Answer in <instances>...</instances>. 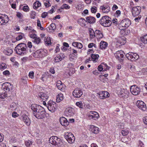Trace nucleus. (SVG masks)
I'll use <instances>...</instances> for the list:
<instances>
[{
  "label": "nucleus",
  "mask_w": 147,
  "mask_h": 147,
  "mask_svg": "<svg viewBox=\"0 0 147 147\" xmlns=\"http://www.w3.org/2000/svg\"><path fill=\"white\" fill-rule=\"evenodd\" d=\"M14 50L16 53L22 56L26 55L28 51V49L26 44L21 43L18 44L15 47Z\"/></svg>",
  "instance_id": "nucleus-1"
},
{
  "label": "nucleus",
  "mask_w": 147,
  "mask_h": 147,
  "mask_svg": "<svg viewBox=\"0 0 147 147\" xmlns=\"http://www.w3.org/2000/svg\"><path fill=\"white\" fill-rule=\"evenodd\" d=\"M110 19H111L108 16H103L99 21V23L101 25L104 27H109L112 24V22Z\"/></svg>",
  "instance_id": "nucleus-2"
},
{
  "label": "nucleus",
  "mask_w": 147,
  "mask_h": 147,
  "mask_svg": "<svg viewBox=\"0 0 147 147\" xmlns=\"http://www.w3.org/2000/svg\"><path fill=\"white\" fill-rule=\"evenodd\" d=\"M47 50L41 49L36 51L33 54V56L36 58L44 57L47 55Z\"/></svg>",
  "instance_id": "nucleus-3"
},
{
  "label": "nucleus",
  "mask_w": 147,
  "mask_h": 147,
  "mask_svg": "<svg viewBox=\"0 0 147 147\" xmlns=\"http://www.w3.org/2000/svg\"><path fill=\"white\" fill-rule=\"evenodd\" d=\"M64 136L69 143L71 144L74 142L75 138L74 135L71 133L69 132H65Z\"/></svg>",
  "instance_id": "nucleus-4"
},
{
  "label": "nucleus",
  "mask_w": 147,
  "mask_h": 147,
  "mask_svg": "<svg viewBox=\"0 0 147 147\" xmlns=\"http://www.w3.org/2000/svg\"><path fill=\"white\" fill-rule=\"evenodd\" d=\"M126 58L131 61L137 60L139 58V56L137 54L132 52H129L126 55Z\"/></svg>",
  "instance_id": "nucleus-5"
},
{
  "label": "nucleus",
  "mask_w": 147,
  "mask_h": 147,
  "mask_svg": "<svg viewBox=\"0 0 147 147\" xmlns=\"http://www.w3.org/2000/svg\"><path fill=\"white\" fill-rule=\"evenodd\" d=\"M30 108L33 111L34 115L36 117V114H37L38 112H40V110L42 109L43 107L39 105L33 104L31 105Z\"/></svg>",
  "instance_id": "nucleus-6"
},
{
  "label": "nucleus",
  "mask_w": 147,
  "mask_h": 147,
  "mask_svg": "<svg viewBox=\"0 0 147 147\" xmlns=\"http://www.w3.org/2000/svg\"><path fill=\"white\" fill-rule=\"evenodd\" d=\"M130 90L131 93L134 95H138L140 92V88L136 85L131 86L130 87Z\"/></svg>",
  "instance_id": "nucleus-7"
},
{
  "label": "nucleus",
  "mask_w": 147,
  "mask_h": 147,
  "mask_svg": "<svg viewBox=\"0 0 147 147\" xmlns=\"http://www.w3.org/2000/svg\"><path fill=\"white\" fill-rule=\"evenodd\" d=\"M83 94L82 90L79 88H76L73 92V95L76 98H80Z\"/></svg>",
  "instance_id": "nucleus-8"
},
{
  "label": "nucleus",
  "mask_w": 147,
  "mask_h": 147,
  "mask_svg": "<svg viewBox=\"0 0 147 147\" xmlns=\"http://www.w3.org/2000/svg\"><path fill=\"white\" fill-rule=\"evenodd\" d=\"M129 94V92L126 89H123L119 92V95L120 97L125 99L128 97Z\"/></svg>",
  "instance_id": "nucleus-9"
},
{
  "label": "nucleus",
  "mask_w": 147,
  "mask_h": 147,
  "mask_svg": "<svg viewBox=\"0 0 147 147\" xmlns=\"http://www.w3.org/2000/svg\"><path fill=\"white\" fill-rule=\"evenodd\" d=\"M2 88L6 92L7 91H9L13 89V85L9 82L4 83L2 85Z\"/></svg>",
  "instance_id": "nucleus-10"
},
{
  "label": "nucleus",
  "mask_w": 147,
  "mask_h": 147,
  "mask_svg": "<svg viewBox=\"0 0 147 147\" xmlns=\"http://www.w3.org/2000/svg\"><path fill=\"white\" fill-rule=\"evenodd\" d=\"M47 107L50 111L52 113L54 112L56 109V103L52 101H49Z\"/></svg>",
  "instance_id": "nucleus-11"
},
{
  "label": "nucleus",
  "mask_w": 147,
  "mask_h": 147,
  "mask_svg": "<svg viewBox=\"0 0 147 147\" xmlns=\"http://www.w3.org/2000/svg\"><path fill=\"white\" fill-rule=\"evenodd\" d=\"M141 8L140 6L134 7H133L132 9V14L134 17L138 16L140 13Z\"/></svg>",
  "instance_id": "nucleus-12"
},
{
  "label": "nucleus",
  "mask_w": 147,
  "mask_h": 147,
  "mask_svg": "<svg viewBox=\"0 0 147 147\" xmlns=\"http://www.w3.org/2000/svg\"><path fill=\"white\" fill-rule=\"evenodd\" d=\"M138 107L141 110L144 111L146 109V106L145 104L142 101L138 100L136 104Z\"/></svg>",
  "instance_id": "nucleus-13"
},
{
  "label": "nucleus",
  "mask_w": 147,
  "mask_h": 147,
  "mask_svg": "<svg viewBox=\"0 0 147 147\" xmlns=\"http://www.w3.org/2000/svg\"><path fill=\"white\" fill-rule=\"evenodd\" d=\"M46 112L43 108L42 109L40 110V112L37 113V114H36L35 117L38 119H41L45 118L46 116Z\"/></svg>",
  "instance_id": "nucleus-14"
},
{
  "label": "nucleus",
  "mask_w": 147,
  "mask_h": 147,
  "mask_svg": "<svg viewBox=\"0 0 147 147\" xmlns=\"http://www.w3.org/2000/svg\"><path fill=\"white\" fill-rule=\"evenodd\" d=\"M37 97L39 100H42V101H46L49 97L47 94L43 92H40L38 93Z\"/></svg>",
  "instance_id": "nucleus-15"
},
{
  "label": "nucleus",
  "mask_w": 147,
  "mask_h": 147,
  "mask_svg": "<svg viewBox=\"0 0 147 147\" xmlns=\"http://www.w3.org/2000/svg\"><path fill=\"white\" fill-rule=\"evenodd\" d=\"M100 98L104 99L107 97H109V93L107 91H102L97 93Z\"/></svg>",
  "instance_id": "nucleus-16"
},
{
  "label": "nucleus",
  "mask_w": 147,
  "mask_h": 147,
  "mask_svg": "<svg viewBox=\"0 0 147 147\" xmlns=\"http://www.w3.org/2000/svg\"><path fill=\"white\" fill-rule=\"evenodd\" d=\"M99 116L98 113L94 111H90L88 114V117L89 119H93L95 120L97 119L98 118Z\"/></svg>",
  "instance_id": "nucleus-17"
},
{
  "label": "nucleus",
  "mask_w": 147,
  "mask_h": 147,
  "mask_svg": "<svg viewBox=\"0 0 147 147\" xmlns=\"http://www.w3.org/2000/svg\"><path fill=\"white\" fill-rule=\"evenodd\" d=\"M100 9L102 10L103 13H107L110 10V8L108 5H103L100 6Z\"/></svg>",
  "instance_id": "nucleus-18"
},
{
  "label": "nucleus",
  "mask_w": 147,
  "mask_h": 147,
  "mask_svg": "<svg viewBox=\"0 0 147 147\" xmlns=\"http://www.w3.org/2000/svg\"><path fill=\"white\" fill-rule=\"evenodd\" d=\"M22 119L27 125H29L30 124V120L29 117L25 114L23 115L21 117Z\"/></svg>",
  "instance_id": "nucleus-19"
},
{
  "label": "nucleus",
  "mask_w": 147,
  "mask_h": 147,
  "mask_svg": "<svg viewBox=\"0 0 147 147\" xmlns=\"http://www.w3.org/2000/svg\"><path fill=\"white\" fill-rule=\"evenodd\" d=\"M59 121L61 125L64 126H67L69 124V122L67 119L64 117L60 118Z\"/></svg>",
  "instance_id": "nucleus-20"
},
{
  "label": "nucleus",
  "mask_w": 147,
  "mask_h": 147,
  "mask_svg": "<svg viewBox=\"0 0 147 147\" xmlns=\"http://www.w3.org/2000/svg\"><path fill=\"white\" fill-rule=\"evenodd\" d=\"M89 129L93 133L95 134H97L99 131V128L93 125L90 126Z\"/></svg>",
  "instance_id": "nucleus-21"
},
{
  "label": "nucleus",
  "mask_w": 147,
  "mask_h": 147,
  "mask_svg": "<svg viewBox=\"0 0 147 147\" xmlns=\"http://www.w3.org/2000/svg\"><path fill=\"white\" fill-rule=\"evenodd\" d=\"M87 22L90 24H94L96 22L95 18L92 16H87L86 18Z\"/></svg>",
  "instance_id": "nucleus-22"
},
{
  "label": "nucleus",
  "mask_w": 147,
  "mask_h": 147,
  "mask_svg": "<svg viewBox=\"0 0 147 147\" xmlns=\"http://www.w3.org/2000/svg\"><path fill=\"white\" fill-rule=\"evenodd\" d=\"M124 53L125 54L123 51H117L116 53L115 54V57L119 59L123 58L124 57Z\"/></svg>",
  "instance_id": "nucleus-23"
},
{
  "label": "nucleus",
  "mask_w": 147,
  "mask_h": 147,
  "mask_svg": "<svg viewBox=\"0 0 147 147\" xmlns=\"http://www.w3.org/2000/svg\"><path fill=\"white\" fill-rule=\"evenodd\" d=\"M87 22V20L83 18H81L78 21V23L81 26L86 25L85 23Z\"/></svg>",
  "instance_id": "nucleus-24"
},
{
  "label": "nucleus",
  "mask_w": 147,
  "mask_h": 147,
  "mask_svg": "<svg viewBox=\"0 0 147 147\" xmlns=\"http://www.w3.org/2000/svg\"><path fill=\"white\" fill-rule=\"evenodd\" d=\"M125 23H123V21L122 20L120 23L119 25V29L121 30H123L124 32L126 31V30H126V29L127 28V27H125Z\"/></svg>",
  "instance_id": "nucleus-25"
},
{
  "label": "nucleus",
  "mask_w": 147,
  "mask_h": 147,
  "mask_svg": "<svg viewBox=\"0 0 147 147\" xmlns=\"http://www.w3.org/2000/svg\"><path fill=\"white\" fill-rule=\"evenodd\" d=\"M72 45L73 46L77 47L79 49H81L83 47L82 44L80 42H73Z\"/></svg>",
  "instance_id": "nucleus-26"
},
{
  "label": "nucleus",
  "mask_w": 147,
  "mask_h": 147,
  "mask_svg": "<svg viewBox=\"0 0 147 147\" xmlns=\"http://www.w3.org/2000/svg\"><path fill=\"white\" fill-rule=\"evenodd\" d=\"M62 142L61 139L57 137L54 146H60L62 145Z\"/></svg>",
  "instance_id": "nucleus-27"
},
{
  "label": "nucleus",
  "mask_w": 147,
  "mask_h": 147,
  "mask_svg": "<svg viewBox=\"0 0 147 147\" xmlns=\"http://www.w3.org/2000/svg\"><path fill=\"white\" fill-rule=\"evenodd\" d=\"M67 114L69 115L73 116L74 114V110L72 108L69 107L67 109Z\"/></svg>",
  "instance_id": "nucleus-28"
},
{
  "label": "nucleus",
  "mask_w": 147,
  "mask_h": 147,
  "mask_svg": "<svg viewBox=\"0 0 147 147\" xmlns=\"http://www.w3.org/2000/svg\"><path fill=\"white\" fill-rule=\"evenodd\" d=\"M123 22L125 25V27H128L131 24V22L130 20L127 18L125 19L122 20Z\"/></svg>",
  "instance_id": "nucleus-29"
},
{
  "label": "nucleus",
  "mask_w": 147,
  "mask_h": 147,
  "mask_svg": "<svg viewBox=\"0 0 147 147\" xmlns=\"http://www.w3.org/2000/svg\"><path fill=\"white\" fill-rule=\"evenodd\" d=\"M3 52L6 55H10L13 53V51L12 49L10 48H7Z\"/></svg>",
  "instance_id": "nucleus-30"
},
{
  "label": "nucleus",
  "mask_w": 147,
  "mask_h": 147,
  "mask_svg": "<svg viewBox=\"0 0 147 147\" xmlns=\"http://www.w3.org/2000/svg\"><path fill=\"white\" fill-rule=\"evenodd\" d=\"M107 43L104 41H101L100 43V47L102 49H105L107 46Z\"/></svg>",
  "instance_id": "nucleus-31"
},
{
  "label": "nucleus",
  "mask_w": 147,
  "mask_h": 147,
  "mask_svg": "<svg viewBox=\"0 0 147 147\" xmlns=\"http://www.w3.org/2000/svg\"><path fill=\"white\" fill-rule=\"evenodd\" d=\"M57 136H52L51 137L49 140V142L52 144L54 145Z\"/></svg>",
  "instance_id": "nucleus-32"
},
{
  "label": "nucleus",
  "mask_w": 147,
  "mask_h": 147,
  "mask_svg": "<svg viewBox=\"0 0 147 147\" xmlns=\"http://www.w3.org/2000/svg\"><path fill=\"white\" fill-rule=\"evenodd\" d=\"M8 21V18H7V20H5L4 18L0 17V25L5 24Z\"/></svg>",
  "instance_id": "nucleus-33"
},
{
  "label": "nucleus",
  "mask_w": 147,
  "mask_h": 147,
  "mask_svg": "<svg viewBox=\"0 0 147 147\" xmlns=\"http://www.w3.org/2000/svg\"><path fill=\"white\" fill-rule=\"evenodd\" d=\"M63 94H59L57 96L56 101L57 102H59L63 99Z\"/></svg>",
  "instance_id": "nucleus-34"
},
{
  "label": "nucleus",
  "mask_w": 147,
  "mask_h": 147,
  "mask_svg": "<svg viewBox=\"0 0 147 147\" xmlns=\"http://www.w3.org/2000/svg\"><path fill=\"white\" fill-rule=\"evenodd\" d=\"M64 58V57L63 56L62 57L61 56V55H58L54 59L55 62H58L61 61Z\"/></svg>",
  "instance_id": "nucleus-35"
},
{
  "label": "nucleus",
  "mask_w": 147,
  "mask_h": 147,
  "mask_svg": "<svg viewBox=\"0 0 147 147\" xmlns=\"http://www.w3.org/2000/svg\"><path fill=\"white\" fill-rule=\"evenodd\" d=\"M56 86L59 89L61 90L62 89V88L63 87L62 83L60 80H58L56 82Z\"/></svg>",
  "instance_id": "nucleus-36"
},
{
  "label": "nucleus",
  "mask_w": 147,
  "mask_h": 147,
  "mask_svg": "<svg viewBox=\"0 0 147 147\" xmlns=\"http://www.w3.org/2000/svg\"><path fill=\"white\" fill-rule=\"evenodd\" d=\"M33 5V7L34 9H35L40 6L41 4L38 1H37L34 3Z\"/></svg>",
  "instance_id": "nucleus-37"
},
{
  "label": "nucleus",
  "mask_w": 147,
  "mask_h": 147,
  "mask_svg": "<svg viewBox=\"0 0 147 147\" xmlns=\"http://www.w3.org/2000/svg\"><path fill=\"white\" fill-rule=\"evenodd\" d=\"M56 28V26L55 24L52 23L50 25V26L47 29V30H48L49 29V30H54Z\"/></svg>",
  "instance_id": "nucleus-38"
},
{
  "label": "nucleus",
  "mask_w": 147,
  "mask_h": 147,
  "mask_svg": "<svg viewBox=\"0 0 147 147\" xmlns=\"http://www.w3.org/2000/svg\"><path fill=\"white\" fill-rule=\"evenodd\" d=\"M140 39L142 42L144 43H147V34L141 37Z\"/></svg>",
  "instance_id": "nucleus-39"
},
{
  "label": "nucleus",
  "mask_w": 147,
  "mask_h": 147,
  "mask_svg": "<svg viewBox=\"0 0 147 147\" xmlns=\"http://www.w3.org/2000/svg\"><path fill=\"white\" fill-rule=\"evenodd\" d=\"M32 41L36 44H38L40 42L41 40L39 37L37 36Z\"/></svg>",
  "instance_id": "nucleus-40"
},
{
  "label": "nucleus",
  "mask_w": 147,
  "mask_h": 147,
  "mask_svg": "<svg viewBox=\"0 0 147 147\" xmlns=\"http://www.w3.org/2000/svg\"><path fill=\"white\" fill-rule=\"evenodd\" d=\"M6 68L7 65L5 63H2L0 64V69L3 70Z\"/></svg>",
  "instance_id": "nucleus-41"
},
{
  "label": "nucleus",
  "mask_w": 147,
  "mask_h": 147,
  "mask_svg": "<svg viewBox=\"0 0 147 147\" xmlns=\"http://www.w3.org/2000/svg\"><path fill=\"white\" fill-rule=\"evenodd\" d=\"M89 32L90 36L91 38H94L95 36V32H94L92 29H91L90 30H89Z\"/></svg>",
  "instance_id": "nucleus-42"
},
{
  "label": "nucleus",
  "mask_w": 147,
  "mask_h": 147,
  "mask_svg": "<svg viewBox=\"0 0 147 147\" xmlns=\"http://www.w3.org/2000/svg\"><path fill=\"white\" fill-rule=\"evenodd\" d=\"M95 33L100 36L99 38H102L103 36L102 32L99 30H96Z\"/></svg>",
  "instance_id": "nucleus-43"
},
{
  "label": "nucleus",
  "mask_w": 147,
  "mask_h": 147,
  "mask_svg": "<svg viewBox=\"0 0 147 147\" xmlns=\"http://www.w3.org/2000/svg\"><path fill=\"white\" fill-rule=\"evenodd\" d=\"M24 36V34L23 33H21L20 35H18L16 38V39L17 41L23 38V36Z\"/></svg>",
  "instance_id": "nucleus-44"
},
{
  "label": "nucleus",
  "mask_w": 147,
  "mask_h": 147,
  "mask_svg": "<svg viewBox=\"0 0 147 147\" xmlns=\"http://www.w3.org/2000/svg\"><path fill=\"white\" fill-rule=\"evenodd\" d=\"M99 57L98 55L92 54L91 55V59H92L93 61H95L96 59H98Z\"/></svg>",
  "instance_id": "nucleus-45"
},
{
  "label": "nucleus",
  "mask_w": 147,
  "mask_h": 147,
  "mask_svg": "<svg viewBox=\"0 0 147 147\" xmlns=\"http://www.w3.org/2000/svg\"><path fill=\"white\" fill-rule=\"evenodd\" d=\"M7 96V94L6 92L0 93V98L3 99L6 98Z\"/></svg>",
  "instance_id": "nucleus-46"
},
{
  "label": "nucleus",
  "mask_w": 147,
  "mask_h": 147,
  "mask_svg": "<svg viewBox=\"0 0 147 147\" xmlns=\"http://www.w3.org/2000/svg\"><path fill=\"white\" fill-rule=\"evenodd\" d=\"M32 142L29 140L26 141L25 142V144L27 147H28L32 144Z\"/></svg>",
  "instance_id": "nucleus-47"
},
{
  "label": "nucleus",
  "mask_w": 147,
  "mask_h": 147,
  "mask_svg": "<svg viewBox=\"0 0 147 147\" xmlns=\"http://www.w3.org/2000/svg\"><path fill=\"white\" fill-rule=\"evenodd\" d=\"M44 3L46 7H49L51 6V4L48 1L45 0L44 1Z\"/></svg>",
  "instance_id": "nucleus-48"
},
{
  "label": "nucleus",
  "mask_w": 147,
  "mask_h": 147,
  "mask_svg": "<svg viewBox=\"0 0 147 147\" xmlns=\"http://www.w3.org/2000/svg\"><path fill=\"white\" fill-rule=\"evenodd\" d=\"M70 6L68 5L64 4L61 7V9H68L70 8Z\"/></svg>",
  "instance_id": "nucleus-49"
},
{
  "label": "nucleus",
  "mask_w": 147,
  "mask_h": 147,
  "mask_svg": "<svg viewBox=\"0 0 147 147\" xmlns=\"http://www.w3.org/2000/svg\"><path fill=\"white\" fill-rule=\"evenodd\" d=\"M121 133L123 136H126L128 134V131L127 129H125L121 131Z\"/></svg>",
  "instance_id": "nucleus-50"
},
{
  "label": "nucleus",
  "mask_w": 147,
  "mask_h": 147,
  "mask_svg": "<svg viewBox=\"0 0 147 147\" xmlns=\"http://www.w3.org/2000/svg\"><path fill=\"white\" fill-rule=\"evenodd\" d=\"M97 8L95 6H93L91 8V11L92 13H95L97 11Z\"/></svg>",
  "instance_id": "nucleus-51"
},
{
  "label": "nucleus",
  "mask_w": 147,
  "mask_h": 147,
  "mask_svg": "<svg viewBox=\"0 0 147 147\" xmlns=\"http://www.w3.org/2000/svg\"><path fill=\"white\" fill-rule=\"evenodd\" d=\"M36 16V12L34 11H32L30 14V18L34 19Z\"/></svg>",
  "instance_id": "nucleus-52"
},
{
  "label": "nucleus",
  "mask_w": 147,
  "mask_h": 147,
  "mask_svg": "<svg viewBox=\"0 0 147 147\" xmlns=\"http://www.w3.org/2000/svg\"><path fill=\"white\" fill-rule=\"evenodd\" d=\"M76 105L79 107L80 108H82L83 107V104L82 102H76Z\"/></svg>",
  "instance_id": "nucleus-53"
},
{
  "label": "nucleus",
  "mask_w": 147,
  "mask_h": 147,
  "mask_svg": "<svg viewBox=\"0 0 147 147\" xmlns=\"http://www.w3.org/2000/svg\"><path fill=\"white\" fill-rule=\"evenodd\" d=\"M144 144L141 141H139L138 144V147H144Z\"/></svg>",
  "instance_id": "nucleus-54"
},
{
  "label": "nucleus",
  "mask_w": 147,
  "mask_h": 147,
  "mask_svg": "<svg viewBox=\"0 0 147 147\" xmlns=\"http://www.w3.org/2000/svg\"><path fill=\"white\" fill-rule=\"evenodd\" d=\"M28 76L30 78L32 79L34 78V72L33 71L31 72H30L29 73Z\"/></svg>",
  "instance_id": "nucleus-55"
},
{
  "label": "nucleus",
  "mask_w": 147,
  "mask_h": 147,
  "mask_svg": "<svg viewBox=\"0 0 147 147\" xmlns=\"http://www.w3.org/2000/svg\"><path fill=\"white\" fill-rule=\"evenodd\" d=\"M23 10L24 11L27 12L29 10V8L28 6H25L23 7Z\"/></svg>",
  "instance_id": "nucleus-56"
},
{
  "label": "nucleus",
  "mask_w": 147,
  "mask_h": 147,
  "mask_svg": "<svg viewBox=\"0 0 147 147\" xmlns=\"http://www.w3.org/2000/svg\"><path fill=\"white\" fill-rule=\"evenodd\" d=\"M3 74L5 76H8L10 74V73L8 70H6L3 72Z\"/></svg>",
  "instance_id": "nucleus-57"
},
{
  "label": "nucleus",
  "mask_w": 147,
  "mask_h": 147,
  "mask_svg": "<svg viewBox=\"0 0 147 147\" xmlns=\"http://www.w3.org/2000/svg\"><path fill=\"white\" fill-rule=\"evenodd\" d=\"M47 13L45 12L42 14L41 17L42 18H45L47 16Z\"/></svg>",
  "instance_id": "nucleus-58"
},
{
  "label": "nucleus",
  "mask_w": 147,
  "mask_h": 147,
  "mask_svg": "<svg viewBox=\"0 0 147 147\" xmlns=\"http://www.w3.org/2000/svg\"><path fill=\"white\" fill-rule=\"evenodd\" d=\"M98 70L99 71H103V68L102 67V65L101 64L99 65L98 68Z\"/></svg>",
  "instance_id": "nucleus-59"
},
{
  "label": "nucleus",
  "mask_w": 147,
  "mask_h": 147,
  "mask_svg": "<svg viewBox=\"0 0 147 147\" xmlns=\"http://www.w3.org/2000/svg\"><path fill=\"white\" fill-rule=\"evenodd\" d=\"M16 16L18 18L20 19H21L22 17V14L19 12L17 13L16 14Z\"/></svg>",
  "instance_id": "nucleus-60"
},
{
  "label": "nucleus",
  "mask_w": 147,
  "mask_h": 147,
  "mask_svg": "<svg viewBox=\"0 0 147 147\" xmlns=\"http://www.w3.org/2000/svg\"><path fill=\"white\" fill-rule=\"evenodd\" d=\"M128 67L131 69V70H134L135 69V67L133 65H128Z\"/></svg>",
  "instance_id": "nucleus-61"
},
{
  "label": "nucleus",
  "mask_w": 147,
  "mask_h": 147,
  "mask_svg": "<svg viewBox=\"0 0 147 147\" xmlns=\"http://www.w3.org/2000/svg\"><path fill=\"white\" fill-rule=\"evenodd\" d=\"M20 81H21L23 83L25 84L26 82V78L25 77H23L22 78Z\"/></svg>",
  "instance_id": "nucleus-62"
},
{
  "label": "nucleus",
  "mask_w": 147,
  "mask_h": 147,
  "mask_svg": "<svg viewBox=\"0 0 147 147\" xmlns=\"http://www.w3.org/2000/svg\"><path fill=\"white\" fill-rule=\"evenodd\" d=\"M27 46L30 49L32 48V42H28L27 43Z\"/></svg>",
  "instance_id": "nucleus-63"
},
{
  "label": "nucleus",
  "mask_w": 147,
  "mask_h": 147,
  "mask_svg": "<svg viewBox=\"0 0 147 147\" xmlns=\"http://www.w3.org/2000/svg\"><path fill=\"white\" fill-rule=\"evenodd\" d=\"M143 121L144 122V123L147 125V116L143 118Z\"/></svg>",
  "instance_id": "nucleus-64"
}]
</instances>
